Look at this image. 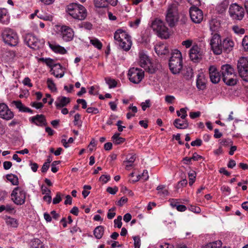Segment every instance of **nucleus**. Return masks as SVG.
Instances as JSON below:
<instances>
[{
    "label": "nucleus",
    "mask_w": 248,
    "mask_h": 248,
    "mask_svg": "<svg viewBox=\"0 0 248 248\" xmlns=\"http://www.w3.org/2000/svg\"><path fill=\"white\" fill-rule=\"evenodd\" d=\"M66 11L69 16L76 20H83L87 15L86 9L78 3H72L68 5Z\"/></svg>",
    "instance_id": "f257e3e1"
},
{
    "label": "nucleus",
    "mask_w": 248,
    "mask_h": 248,
    "mask_svg": "<svg viewBox=\"0 0 248 248\" xmlns=\"http://www.w3.org/2000/svg\"><path fill=\"white\" fill-rule=\"evenodd\" d=\"M169 67L173 74H179L183 68V58L181 52L175 49L171 54L169 60Z\"/></svg>",
    "instance_id": "f03ea898"
},
{
    "label": "nucleus",
    "mask_w": 248,
    "mask_h": 248,
    "mask_svg": "<svg viewBox=\"0 0 248 248\" xmlns=\"http://www.w3.org/2000/svg\"><path fill=\"white\" fill-rule=\"evenodd\" d=\"M138 63L146 71L151 74L154 73L157 68L156 64L152 62L149 57L143 50H140L139 53Z\"/></svg>",
    "instance_id": "7ed1b4c3"
},
{
    "label": "nucleus",
    "mask_w": 248,
    "mask_h": 248,
    "mask_svg": "<svg viewBox=\"0 0 248 248\" xmlns=\"http://www.w3.org/2000/svg\"><path fill=\"white\" fill-rule=\"evenodd\" d=\"M1 37L3 42L10 46H16L19 43V37L16 31L9 28H4L1 31Z\"/></svg>",
    "instance_id": "20e7f679"
},
{
    "label": "nucleus",
    "mask_w": 248,
    "mask_h": 248,
    "mask_svg": "<svg viewBox=\"0 0 248 248\" xmlns=\"http://www.w3.org/2000/svg\"><path fill=\"white\" fill-rule=\"evenodd\" d=\"M223 81L228 85L232 86L236 84V75L232 67L229 64L221 66V69Z\"/></svg>",
    "instance_id": "39448f33"
},
{
    "label": "nucleus",
    "mask_w": 248,
    "mask_h": 248,
    "mask_svg": "<svg viewBox=\"0 0 248 248\" xmlns=\"http://www.w3.org/2000/svg\"><path fill=\"white\" fill-rule=\"evenodd\" d=\"M27 195V192L23 188L17 186L11 193V200L16 205H21L25 203Z\"/></svg>",
    "instance_id": "423d86ee"
},
{
    "label": "nucleus",
    "mask_w": 248,
    "mask_h": 248,
    "mask_svg": "<svg viewBox=\"0 0 248 248\" xmlns=\"http://www.w3.org/2000/svg\"><path fill=\"white\" fill-rule=\"evenodd\" d=\"M179 18L178 9L175 4L169 5L166 14V21L171 27H174Z\"/></svg>",
    "instance_id": "0eeeda50"
},
{
    "label": "nucleus",
    "mask_w": 248,
    "mask_h": 248,
    "mask_svg": "<svg viewBox=\"0 0 248 248\" xmlns=\"http://www.w3.org/2000/svg\"><path fill=\"white\" fill-rule=\"evenodd\" d=\"M57 34L63 41L68 42L73 39L75 33L71 27L66 25L57 26Z\"/></svg>",
    "instance_id": "6e6552de"
},
{
    "label": "nucleus",
    "mask_w": 248,
    "mask_h": 248,
    "mask_svg": "<svg viewBox=\"0 0 248 248\" xmlns=\"http://www.w3.org/2000/svg\"><path fill=\"white\" fill-rule=\"evenodd\" d=\"M24 42L29 47L33 49H38L42 47L45 44L44 39H39L34 35L31 33L25 35Z\"/></svg>",
    "instance_id": "1a4fd4ad"
},
{
    "label": "nucleus",
    "mask_w": 248,
    "mask_h": 248,
    "mask_svg": "<svg viewBox=\"0 0 248 248\" xmlns=\"http://www.w3.org/2000/svg\"><path fill=\"white\" fill-rule=\"evenodd\" d=\"M151 28L154 31H155L162 38L167 39L169 37V30L161 20L155 19L152 23Z\"/></svg>",
    "instance_id": "9d476101"
},
{
    "label": "nucleus",
    "mask_w": 248,
    "mask_h": 248,
    "mask_svg": "<svg viewBox=\"0 0 248 248\" xmlns=\"http://www.w3.org/2000/svg\"><path fill=\"white\" fill-rule=\"evenodd\" d=\"M229 13L232 19L241 20L244 16V8L236 3L232 4L229 7Z\"/></svg>",
    "instance_id": "9b49d317"
},
{
    "label": "nucleus",
    "mask_w": 248,
    "mask_h": 248,
    "mask_svg": "<svg viewBox=\"0 0 248 248\" xmlns=\"http://www.w3.org/2000/svg\"><path fill=\"white\" fill-rule=\"evenodd\" d=\"M129 80L135 84L139 83L144 77V72L139 68H131L128 73Z\"/></svg>",
    "instance_id": "f8f14e48"
},
{
    "label": "nucleus",
    "mask_w": 248,
    "mask_h": 248,
    "mask_svg": "<svg viewBox=\"0 0 248 248\" xmlns=\"http://www.w3.org/2000/svg\"><path fill=\"white\" fill-rule=\"evenodd\" d=\"M239 74L243 80H248V59L246 57L240 58L237 63Z\"/></svg>",
    "instance_id": "ddd939ff"
},
{
    "label": "nucleus",
    "mask_w": 248,
    "mask_h": 248,
    "mask_svg": "<svg viewBox=\"0 0 248 248\" xmlns=\"http://www.w3.org/2000/svg\"><path fill=\"white\" fill-rule=\"evenodd\" d=\"M210 45L214 53L219 55L222 52V43L220 36L217 33L213 34L210 39Z\"/></svg>",
    "instance_id": "4468645a"
},
{
    "label": "nucleus",
    "mask_w": 248,
    "mask_h": 248,
    "mask_svg": "<svg viewBox=\"0 0 248 248\" xmlns=\"http://www.w3.org/2000/svg\"><path fill=\"white\" fill-rule=\"evenodd\" d=\"M203 54L202 49L197 44L193 45L189 50V58L192 61L195 62L201 61Z\"/></svg>",
    "instance_id": "2eb2a0df"
},
{
    "label": "nucleus",
    "mask_w": 248,
    "mask_h": 248,
    "mask_svg": "<svg viewBox=\"0 0 248 248\" xmlns=\"http://www.w3.org/2000/svg\"><path fill=\"white\" fill-rule=\"evenodd\" d=\"M190 18L196 24L200 23L203 20L202 11L195 6H191L189 10Z\"/></svg>",
    "instance_id": "dca6fc26"
},
{
    "label": "nucleus",
    "mask_w": 248,
    "mask_h": 248,
    "mask_svg": "<svg viewBox=\"0 0 248 248\" xmlns=\"http://www.w3.org/2000/svg\"><path fill=\"white\" fill-rule=\"evenodd\" d=\"M14 117V112L5 103H0V118L9 121Z\"/></svg>",
    "instance_id": "f3484780"
},
{
    "label": "nucleus",
    "mask_w": 248,
    "mask_h": 248,
    "mask_svg": "<svg viewBox=\"0 0 248 248\" xmlns=\"http://www.w3.org/2000/svg\"><path fill=\"white\" fill-rule=\"evenodd\" d=\"M208 71L211 81L214 84L218 83L221 78V75L217 67L214 65H211L209 67Z\"/></svg>",
    "instance_id": "a211bd4d"
},
{
    "label": "nucleus",
    "mask_w": 248,
    "mask_h": 248,
    "mask_svg": "<svg viewBox=\"0 0 248 248\" xmlns=\"http://www.w3.org/2000/svg\"><path fill=\"white\" fill-rule=\"evenodd\" d=\"M118 2V0H93L94 5L96 8H107L109 5L114 7Z\"/></svg>",
    "instance_id": "6ab92c4d"
},
{
    "label": "nucleus",
    "mask_w": 248,
    "mask_h": 248,
    "mask_svg": "<svg viewBox=\"0 0 248 248\" xmlns=\"http://www.w3.org/2000/svg\"><path fill=\"white\" fill-rule=\"evenodd\" d=\"M131 37L128 33L124 30L119 29H118L114 33V38L117 42V43L120 41H123L125 39Z\"/></svg>",
    "instance_id": "aec40b11"
},
{
    "label": "nucleus",
    "mask_w": 248,
    "mask_h": 248,
    "mask_svg": "<svg viewBox=\"0 0 248 248\" xmlns=\"http://www.w3.org/2000/svg\"><path fill=\"white\" fill-rule=\"evenodd\" d=\"M70 102V98L63 96L58 97L55 102L57 108H61L65 107Z\"/></svg>",
    "instance_id": "412c9836"
},
{
    "label": "nucleus",
    "mask_w": 248,
    "mask_h": 248,
    "mask_svg": "<svg viewBox=\"0 0 248 248\" xmlns=\"http://www.w3.org/2000/svg\"><path fill=\"white\" fill-rule=\"evenodd\" d=\"M30 122L38 126H43L46 124V120L43 115H37L30 119Z\"/></svg>",
    "instance_id": "4be33fe9"
},
{
    "label": "nucleus",
    "mask_w": 248,
    "mask_h": 248,
    "mask_svg": "<svg viewBox=\"0 0 248 248\" xmlns=\"http://www.w3.org/2000/svg\"><path fill=\"white\" fill-rule=\"evenodd\" d=\"M48 44L50 48L55 53L60 54H64L67 53V50L64 47L58 44L50 42H48Z\"/></svg>",
    "instance_id": "5701e85b"
},
{
    "label": "nucleus",
    "mask_w": 248,
    "mask_h": 248,
    "mask_svg": "<svg viewBox=\"0 0 248 248\" xmlns=\"http://www.w3.org/2000/svg\"><path fill=\"white\" fill-rule=\"evenodd\" d=\"M136 158V157L135 154H129L127 155L125 160L123 162V165L125 166V169L129 170L133 167Z\"/></svg>",
    "instance_id": "b1692460"
},
{
    "label": "nucleus",
    "mask_w": 248,
    "mask_h": 248,
    "mask_svg": "<svg viewBox=\"0 0 248 248\" xmlns=\"http://www.w3.org/2000/svg\"><path fill=\"white\" fill-rule=\"evenodd\" d=\"M206 79L203 73H200L197 78L196 85L197 87L201 90H204L206 88Z\"/></svg>",
    "instance_id": "393cba45"
},
{
    "label": "nucleus",
    "mask_w": 248,
    "mask_h": 248,
    "mask_svg": "<svg viewBox=\"0 0 248 248\" xmlns=\"http://www.w3.org/2000/svg\"><path fill=\"white\" fill-rule=\"evenodd\" d=\"M12 104L14 105L20 112L32 113V110L31 108L24 106L20 100L13 101Z\"/></svg>",
    "instance_id": "a878e982"
},
{
    "label": "nucleus",
    "mask_w": 248,
    "mask_h": 248,
    "mask_svg": "<svg viewBox=\"0 0 248 248\" xmlns=\"http://www.w3.org/2000/svg\"><path fill=\"white\" fill-rule=\"evenodd\" d=\"M10 21V16L7 10L5 8L0 9V23L8 24Z\"/></svg>",
    "instance_id": "bb28decb"
},
{
    "label": "nucleus",
    "mask_w": 248,
    "mask_h": 248,
    "mask_svg": "<svg viewBox=\"0 0 248 248\" xmlns=\"http://www.w3.org/2000/svg\"><path fill=\"white\" fill-rule=\"evenodd\" d=\"M119 45L120 47L125 51H129L132 45V42L131 37H129L125 39H123V41H120L117 43Z\"/></svg>",
    "instance_id": "cd10ccee"
},
{
    "label": "nucleus",
    "mask_w": 248,
    "mask_h": 248,
    "mask_svg": "<svg viewBox=\"0 0 248 248\" xmlns=\"http://www.w3.org/2000/svg\"><path fill=\"white\" fill-rule=\"evenodd\" d=\"M155 49L158 55H165L169 52L167 46L162 43H158L155 47Z\"/></svg>",
    "instance_id": "c85d7f7f"
},
{
    "label": "nucleus",
    "mask_w": 248,
    "mask_h": 248,
    "mask_svg": "<svg viewBox=\"0 0 248 248\" xmlns=\"http://www.w3.org/2000/svg\"><path fill=\"white\" fill-rule=\"evenodd\" d=\"M41 60L45 63L49 67L61 69L62 66L59 63H55L54 61L50 58H42Z\"/></svg>",
    "instance_id": "c756f323"
},
{
    "label": "nucleus",
    "mask_w": 248,
    "mask_h": 248,
    "mask_svg": "<svg viewBox=\"0 0 248 248\" xmlns=\"http://www.w3.org/2000/svg\"><path fill=\"white\" fill-rule=\"evenodd\" d=\"M229 4V1L228 0H223L217 5L216 10L219 14H223L226 11Z\"/></svg>",
    "instance_id": "7c9ffc66"
},
{
    "label": "nucleus",
    "mask_w": 248,
    "mask_h": 248,
    "mask_svg": "<svg viewBox=\"0 0 248 248\" xmlns=\"http://www.w3.org/2000/svg\"><path fill=\"white\" fill-rule=\"evenodd\" d=\"M5 222L7 226L10 228H16L19 225L18 220L11 217H7L5 218Z\"/></svg>",
    "instance_id": "2f4dec72"
},
{
    "label": "nucleus",
    "mask_w": 248,
    "mask_h": 248,
    "mask_svg": "<svg viewBox=\"0 0 248 248\" xmlns=\"http://www.w3.org/2000/svg\"><path fill=\"white\" fill-rule=\"evenodd\" d=\"M174 125L178 129H186L188 126V123L186 120L176 119L173 123Z\"/></svg>",
    "instance_id": "473e14b6"
},
{
    "label": "nucleus",
    "mask_w": 248,
    "mask_h": 248,
    "mask_svg": "<svg viewBox=\"0 0 248 248\" xmlns=\"http://www.w3.org/2000/svg\"><path fill=\"white\" fill-rule=\"evenodd\" d=\"M234 46L233 41L230 38H227L222 42V50H231Z\"/></svg>",
    "instance_id": "72a5a7b5"
},
{
    "label": "nucleus",
    "mask_w": 248,
    "mask_h": 248,
    "mask_svg": "<svg viewBox=\"0 0 248 248\" xmlns=\"http://www.w3.org/2000/svg\"><path fill=\"white\" fill-rule=\"evenodd\" d=\"M156 190L158 191V194H159L160 196H162L163 197L168 196L169 194L168 189L167 187V186L165 185L158 186L156 188Z\"/></svg>",
    "instance_id": "f704fd0d"
},
{
    "label": "nucleus",
    "mask_w": 248,
    "mask_h": 248,
    "mask_svg": "<svg viewBox=\"0 0 248 248\" xmlns=\"http://www.w3.org/2000/svg\"><path fill=\"white\" fill-rule=\"evenodd\" d=\"M104 232V228L102 226L96 227L93 231V234L97 239H100L102 237Z\"/></svg>",
    "instance_id": "c9c22d12"
},
{
    "label": "nucleus",
    "mask_w": 248,
    "mask_h": 248,
    "mask_svg": "<svg viewBox=\"0 0 248 248\" xmlns=\"http://www.w3.org/2000/svg\"><path fill=\"white\" fill-rule=\"evenodd\" d=\"M120 134L119 133H115L112 137V140L114 144L118 145L124 143L125 140V139L120 137Z\"/></svg>",
    "instance_id": "e433bc0d"
},
{
    "label": "nucleus",
    "mask_w": 248,
    "mask_h": 248,
    "mask_svg": "<svg viewBox=\"0 0 248 248\" xmlns=\"http://www.w3.org/2000/svg\"><path fill=\"white\" fill-rule=\"evenodd\" d=\"M35 15L40 19H43L46 21H51L52 20V16L51 15H47L43 13H40L38 10L35 11Z\"/></svg>",
    "instance_id": "4c0bfd02"
},
{
    "label": "nucleus",
    "mask_w": 248,
    "mask_h": 248,
    "mask_svg": "<svg viewBox=\"0 0 248 248\" xmlns=\"http://www.w3.org/2000/svg\"><path fill=\"white\" fill-rule=\"evenodd\" d=\"M221 241H216L207 243L202 246V248H220L222 246Z\"/></svg>",
    "instance_id": "58836bf2"
},
{
    "label": "nucleus",
    "mask_w": 248,
    "mask_h": 248,
    "mask_svg": "<svg viewBox=\"0 0 248 248\" xmlns=\"http://www.w3.org/2000/svg\"><path fill=\"white\" fill-rule=\"evenodd\" d=\"M31 248H45V247L40 240L35 238L31 242Z\"/></svg>",
    "instance_id": "ea45409f"
},
{
    "label": "nucleus",
    "mask_w": 248,
    "mask_h": 248,
    "mask_svg": "<svg viewBox=\"0 0 248 248\" xmlns=\"http://www.w3.org/2000/svg\"><path fill=\"white\" fill-rule=\"evenodd\" d=\"M7 179L13 185H17L18 184V178L17 176L13 174H9L6 175Z\"/></svg>",
    "instance_id": "a19ab883"
},
{
    "label": "nucleus",
    "mask_w": 248,
    "mask_h": 248,
    "mask_svg": "<svg viewBox=\"0 0 248 248\" xmlns=\"http://www.w3.org/2000/svg\"><path fill=\"white\" fill-rule=\"evenodd\" d=\"M187 109L188 108H182L179 110H177L176 112L177 116L180 117V118L183 120H186V118L187 116Z\"/></svg>",
    "instance_id": "79ce46f5"
},
{
    "label": "nucleus",
    "mask_w": 248,
    "mask_h": 248,
    "mask_svg": "<svg viewBox=\"0 0 248 248\" xmlns=\"http://www.w3.org/2000/svg\"><path fill=\"white\" fill-rule=\"evenodd\" d=\"M90 43L98 49H101L102 47V44L97 38H93L91 39Z\"/></svg>",
    "instance_id": "37998d69"
},
{
    "label": "nucleus",
    "mask_w": 248,
    "mask_h": 248,
    "mask_svg": "<svg viewBox=\"0 0 248 248\" xmlns=\"http://www.w3.org/2000/svg\"><path fill=\"white\" fill-rule=\"evenodd\" d=\"M14 210L13 205L10 204L2 205L0 206V213L5 211L6 212L11 213Z\"/></svg>",
    "instance_id": "c03bdc74"
},
{
    "label": "nucleus",
    "mask_w": 248,
    "mask_h": 248,
    "mask_svg": "<svg viewBox=\"0 0 248 248\" xmlns=\"http://www.w3.org/2000/svg\"><path fill=\"white\" fill-rule=\"evenodd\" d=\"M47 87L52 92H55L57 90L56 85L51 78H48L46 81Z\"/></svg>",
    "instance_id": "a18cd8bd"
},
{
    "label": "nucleus",
    "mask_w": 248,
    "mask_h": 248,
    "mask_svg": "<svg viewBox=\"0 0 248 248\" xmlns=\"http://www.w3.org/2000/svg\"><path fill=\"white\" fill-rule=\"evenodd\" d=\"M211 30L212 31H216L217 30L219 26V23L216 19H212L209 23Z\"/></svg>",
    "instance_id": "49530a36"
},
{
    "label": "nucleus",
    "mask_w": 248,
    "mask_h": 248,
    "mask_svg": "<svg viewBox=\"0 0 248 248\" xmlns=\"http://www.w3.org/2000/svg\"><path fill=\"white\" fill-rule=\"evenodd\" d=\"M105 80L109 88H115L116 87L117 83L115 79L111 78H106Z\"/></svg>",
    "instance_id": "de8ad7c7"
},
{
    "label": "nucleus",
    "mask_w": 248,
    "mask_h": 248,
    "mask_svg": "<svg viewBox=\"0 0 248 248\" xmlns=\"http://www.w3.org/2000/svg\"><path fill=\"white\" fill-rule=\"evenodd\" d=\"M232 30L234 33L237 34H243L245 33V30L237 25L233 26Z\"/></svg>",
    "instance_id": "09e8293b"
},
{
    "label": "nucleus",
    "mask_w": 248,
    "mask_h": 248,
    "mask_svg": "<svg viewBox=\"0 0 248 248\" xmlns=\"http://www.w3.org/2000/svg\"><path fill=\"white\" fill-rule=\"evenodd\" d=\"M116 208L115 207H112L111 209H109L107 214V217L109 219H112L115 216L116 213H115Z\"/></svg>",
    "instance_id": "8fccbe9b"
},
{
    "label": "nucleus",
    "mask_w": 248,
    "mask_h": 248,
    "mask_svg": "<svg viewBox=\"0 0 248 248\" xmlns=\"http://www.w3.org/2000/svg\"><path fill=\"white\" fill-rule=\"evenodd\" d=\"M175 98L173 95H167L165 97V102L169 104H172L174 103Z\"/></svg>",
    "instance_id": "3c124183"
},
{
    "label": "nucleus",
    "mask_w": 248,
    "mask_h": 248,
    "mask_svg": "<svg viewBox=\"0 0 248 248\" xmlns=\"http://www.w3.org/2000/svg\"><path fill=\"white\" fill-rule=\"evenodd\" d=\"M122 217L121 216H119L116 219H114V227L121 228L122 225Z\"/></svg>",
    "instance_id": "603ef678"
},
{
    "label": "nucleus",
    "mask_w": 248,
    "mask_h": 248,
    "mask_svg": "<svg viewBox=\"0 0 248 248\" xmlns=\"http://www.w3.org/2000/svg\"><path fill=\"white\" fill-rule=\"evenodd\" d=\"M140 22V18H137L134 20L130 21L129 24L130 27L134 28H137L139 26Z\"/></svg>",
    "instance_id": "864d4df0"
},
{
    "label": "nucleus",
    "mask_w": 248,
    "mask_h": 248,
    "mask_svg": "<svg viewBox=\"0 0 248 248\" xmlns=\"http://www.w3.org/2000/svg\"><path fill=\"white\" fill-rule=\"evenodd\" d=\"M134 241V247L135 248H140V239L138 236H135L133 237Z\"/></svg>",
    "instance_id": "5fc2aeb1"
},
{
    "label": "nucleus",
    "mask_w": 248,
    "mask_h": 248,
    "mask_svg": "<svg viewBox=\"0 0 248 248\" xmlns=\"http://www.w3.org/2000/svg\"><path fill=\"white\" fill-rule=\"evenodd\" d=\"M193 41L191 39H187L182 42V45L186 48H190L192 45Z\"/></svg>",
    "instance_id": "6e6d98bb"
},
{
    "label": "nucleus",
    "mask_w": 248,
    "mask_h": 248,
    "mask_svg": "<svg viewBox=\"0 0 248 248\" xmlns=\"http://www.w3.org/2000/svg\"><path fill=\"white\" fill-rule=\"evenodd\" d=\"M140 105H141L142 109L143 111H145L147 108L150 107V106H151L150 100L149 99L146 100L145 102H142L141 103Z\"/></svg>",
    "instance_id": "4d7b16f0"
},
{
    "label": "nucleus",
    "mask_w": 248,
    "mask_h": 248,
    "mask_svg": "<svg viewBox=\"0 0 248 248\" xmlns=\"http://www.w3.org/2000/svg\"><path fill=\"white\" fill-rule=\"evenodd\" d=\"M99 90L97 86H92L90 88L89 93L90 94L95 95L98 93Z\"/></svg>",
    "instance_id": "13d9d810"
},
{
    "label": "nucleus",
    "mask_w": 248,
    "mask_h": 248,
    "mask_svg": "<svg viewBox=\"0 0 248 248\" xmlns=\"http://www.w3.org/2000/svg\"><path fill=\"white\" fill-rule=\"evenodd\" d=\"M242 46L246 51H248V36H245L242 43Z\"/></svg>",
    "instance_id": "bf43d9fd"
},
{
    "label": "nucleus",
    "mask_w": 248,
    "mask_h": 248,
    "mask_svg": "<svg viewBox=\"0 0 248 248\" xmlns=\"http://www.w3.org/2000/svg\"><path fill=\"white\" fill-rule=\"evenodd\" d=\"M117 119V116L114 115H111L108 119L107 124L111 125L113 124V122Z\"/></svg>",
    "instance_id": "052dcab7"
},
{
    "label": "nucleus",
    "mask_w": 248,
    "mask_h": 248,
    "mask_svg": "<svg viewBox=\"0 0 248 248\" xmlns=\"http://www.w3.org/2000/svg\"><path fill=\"white\" fill-rule=\"evenodd\" d=\"M86 111L88 113L97 114L99 112L98 108L94 107H89L87 108Z\"/></svg>",
    "instance_id": "680f3d73"
},
{
    "label": "nucleus",
    "mask_w": 248,
    "mask_h": 248,
    "mask_svg": "<svg viewBox=\"0 0 248 248\" xmlns=\"http://www.w3.org/2000/svg\"><path fill=\"white\" fill-rule=\"evenodd\" d=\"M80 115L78 113L75 114L74 116V124L75 125H81L80 123Z\"/></svg>",
    "instance_id": "e2e57ef3"
},
{
    "label": "nucleus",
    "mask_w": 248,
    "mask_h": 248,
    "mask_svg": "<svg viewBox=\"0 0 248 248\" xmlns=\"http://www.w3.org/2000/svg\"><path fill=\"white\" fill-rule=\"evenodd\" d=\"M29 165L31 167V170L33 172H36L38 168V165L37 163L33 162L32 161H30Z\"/></svg>",
    "instance_id": "0e129e2a"
},
{
    "label": "nucleus",
    "mask_w": 248,
    "mask_h": 248,
    "mask_svg": "<svg viewBox=\"0 0 248 248\" xmlns=\"http://www.w3.org/2000/svg\"><path fill=\"white\" fill-rule=\"evenodd\" d=\"M55 69H56L55 68L54 69L53 68H52L51 69L50 72H51V74L53 75L56 78H61L63 77V76L64 75V73L58 74L55 71Z\"/></svg>",
    "instance_id": "69168bd1"
},
{
    "label": "nucleus",
    "mask_w": 248,
    "mask_h": 248,
    "mask_svg": "<svg viewBox=\"0 0 248 248\" xmlns=\"http://www.w3.org/2000/svg\"><path fill=\"white\" fill-rule=\"evenodd\" d=\"M23 83L24 85L30 87L32 86V84L31 83V80L28 77H26L24 79L23 81Z\"/></svg>",
    "instance_id": "338daca9"
},
{
    "label": "nucleus",
    "mask_w": 248,
    "mask_h": 248,
    "mask_svg": "<svg viewBox=\"0 0 248 248\" xmlns=\"http://www.w3.org/2000/svg\"><path fill=\"white\" fill-rule=\"evenodd\" d=\"M118 189L117 187H108L107 189V191L111 194H115L118 191Z\"/></svg>",
    "instance_id": "774afa93"
}]
</instances>
